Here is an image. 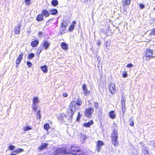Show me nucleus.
<instances>
[{
	"instance_id": "21",
	"label": "nucleus",
	"mask_w": 155,
	"mask_h": 155,
	"mask_svg": "<svg viewBox=\"0 0 155 155\" xmlns=\"http://www.w3.org/2000/svg\"><path fill=\"white\" fill-rule=\"evenodd\" d=\"M50 45V43L47 41H45L43 42V46L46 49H47Z\"/></svg>"
},
{
	"instance_id": "5",
	"label": "nucleus",
	"mask_w": 155,
	"mask_h": 155,
	"mask_svg": "<svg viewBox=\"0 0 155 155\" xmlns=\"http://www.w3.org/2000/svg\"><path fill=\"white\" fill-rule=\"evenodd\" d=\"M33 102L32 108L34 110L36 111L38 107V97H34L33 98Z\"/></svg>"
},
{
	"instance_id": "24",
	"label": "nucleus",
	"mask_w": 155,
	"mask_h": 155,
	"mask_svg": "<svg viewBox=\"0 0 155 155\" xmlns=\"http://www.w3.org/2000/svg\"><path fill=\"white\" fill-rule=\"evenodd\" d=\"M41 68L43 72L45 73H47L48 71L47 67L46 65L41 66Z\"/></svg>"
},
{
	"instance_id": "46",
	"label": "nucleus",
	"mask_w": 155,
	"mask_h": 155,
	"mask_svg": "<svg viewBox=\"0 0 155 155\" xmlns=\"http://www.w3.org/2000/svg\"><path fill=\"white\" fill-rule=\"evenodd\" d=\"M63 96L64 97H67L68 96V94L65 93H64L63 94Z\"/></svg>"
},
{
	"instance_id": "50",
	"label": "nucleus",
	"mask_w": 155,
	"mask_h": 155,
	"mask_svg": "<svg viewBox=\"0 0 155 155\" xmlns=\"http://www.w3.org/2000/svg\"><path fill=\"white\" fill-rule=\"evenodd\" d=\"M10 155H16L15 154H11Z\"/></svg>"
},
{
	"instance_id": "22",
	"label": "nucleus",
	"mask_w": 155,
	"mask_h": 155,
	"mask_svg": "<svg viewBox=\"0 0 155 155\" xmlns=\"http://www.w3.org/2000/svg\"><path fill=\"white\" fill-rule=\"evenodd\" d=\"M43 16L42 14H40L38 15L37 18V20L38 21H41L43 20Z\"/></svg>"
},
{
	"instance_id": "6",
	"label": "nucleus",
	"mask_w": 155,
	"mask_h": 155,
	"mask_svg": "<svg viewBox=\"0 0 155 155\" xmlns=\"http://www.w3.org/2000/svg\"><path fill=\"white\" fill-rule=\"evenodd\" d=\"M94 110L93 108L89 107L86 108L84 111L85 116L87 117H89L94 112Z\"/></svg>"
},
{
	"instance_id": "31",
	"label": "nucleus",
	"mask_w": 155,
	"mask_h": 155,
	"mask_svg": "<svg viewBox=\"0 0 155 155\" xmlns=\"http://www.w3.org/2000/svg\"><path fill=\"white\" fill-rule=\"evenodd\" d=\"M87 138V137L85 135L81 134V135L80 137V138L81 139L83 140H85Z\"/></svg>"
},
{
	"instance_id": "17",
	"label": "nucleus",
	"mask_w": 155,
	"mask_h": 155,
	"mask_svg": "<svg viewBox=\"0 0 155 155\" xmlns=\"http://www.w3.org/2000/svg\"><path fill=\"white\" fill-rule=\"evenodd\" d=\"M39 43V41L37 40H35L33 41L31 43V45L33 47H35L37 46Z\"/></svg>"
},
{
	"instance_id": "33",
	"label": "nucleus",
	"mask_w": 155,
	"mask_h": 155,
	"mask_svg": "<svg viewBox=\"0 0 155 155\" xmlns=\"http://www.w3.org/2000/svg\"><path fill=\"white\" fill-rule=\"evenodd\" d=\"M35 55L33 53L30 54H28V58L29 59H31L33 58L34 57Z\"/></svg>"
},
{
	"instance_id": "25",
	"label": "nucleus",
	"mask_w": 155,
	"mask_h": 155,
	"mask_svg": "<svg viewBox=\"0 0 155 155\" xmlns=\"http://www.w3.org/2000/svg\"><path fill=\"white\" fill-rule=\"evenodd\" d=\"M68 23L66 21H63L61 24V26L63 29L65 30L66 29V26L67 25Z\"/></svg>"
},
{
	"instance_id": "43",
	"label": "nucleus",
	"mask_w": 155,
	"mask_h": 155,
	"mask_svg": "<svg viewBox=\"0 0 155 155\" xmlns=\"http://www.w3.org/2000/svg\"><path fill=\"white\" fill-rule=\"evenodd\" d=\"M151 35H155V29H153L152 30L151 33L150 34Z\"/></svg>"
},
{
	"instance_id": "23",
	"label": "nucleus",
	"mask_w": 155,
	"mask_h": 155,
	"mask_svg": "<svg viewBox=\"0 0 155 155\" xmlns=\"http://www.w3.org/2000/svg\"><path fill=\"white\" fill-rule=\"evenodd\" d=\"M93 121L91 120L89 122L84 123V126L86 127H89L91 125L93 124Z\"/></svg>"
},
{
	"instance_id": "44",
	"label": "nucleus",
	"mask_w": 155,
	"mask_h": 155,
	"mask_svg": "<svg viewBox=\"0 0 155 155\" xmlns=\"http://www.w3.org/2000/svg\"><path fill=\"white\" fill-rule=\"evenodd\" d=\"M123 76L124 77H126L127 76V74L126 72H124L123 74Z\"/></svg>"
},
{
	"instance_id": "7",
	"label": "nucleus",
	"mask_w": 155,
	"mask_h": 155,
	"mask_svg": "<svg viewBox=\"0 0 155 155\" xmlns=\"http://www.w3.org/2000/svg\"><path fill=\"white\" fill-rule=\"evenodd\" d=\"M70 117V116L68 115V113L67 115H65L64 114H60L58 117V118L60 120H63L64 121H66L67 120L68 122V119ZM69 122H70L69 121Z\"/></svg>"
},
{
	"instance_id": "51",
	"label": "nucleus",
	"mask_w": 155,
	"mask_h": 155,
	"mask_svg": "<svg viewBox=\"0 0 155 155\" xmlns=\"http://www.w3.org/2000/svg\"><path fill=\"white\" fill-rule=\"evenodd\" d=\"M153 9L155 10V8H154Z\"/></svg>"
},
{
	"instance_id": "30",
	"label": "nucleus",
	"mask_w": 155,
	"mask_h": 155,
	"mask_svg": "<svg viewBox=\"0 0 155 155\" xmlns=\"http://www.w3.org/2000/svg\"><path fill=\"white\" fill-rule=\"evenodd\" d=\"M44 129L47 130H48L50 128V125L49 124H45L44 126Z\"/></svg>"
},
{
	"instance_id": "38",
	"label": "nucleus",
	"mask_w": 155,
	"mask_h": 155,
	"mask_svg": "<svg viewBox=\"0 0 155 155\" xmlns=\"http://www.w3.org/2000/svg\"><path fill=\"white\" fill-rule=\"evenodd\" d=\"M27 64L29 67L31 68V67L32 66V64L31 62L29 61H28L27 63Z\"/></svg>"
},
{
	"instance_id": "8",
	"label": "nucleus",
	"mask_w": 155,
	"mask_h": 155,
	"mask_svg": "<svg viewBox=\"0 0 155 155\" xmlns=\"http://www.w3.org/2000/svg\"><path fill=\"white\" fill-rule=\"evenodd\" d=\"M109 91L112 94L115 93L116 91L115 84L114 83H111L109 87Z\"/></svg>"
},
{
	"instance_id": "20",
	"label": "nucleus",
	"mask_w": 155,
	"mask_h": 155,
	"mask_svg": "<svg viewBox=\"0 0 155 155\" xmlns=\"http://www.w3.org/2000/svg\"><path fill=\"white\" fill-rule=\"evenodd\" d=\"M61 45L62 49L64 50H66L68 48V46L66 43L64 42L62 43Z\"/></svg>"
},
{
	"instance_id": "26",
	"label": "nucleus",
	"mask_w": 155,
	"mask_h": 155,
	"mask_svg": "<svg viewBox=\"0 0 155 155\" xmlns=\"http://www.w3.org/2000/svg\"><path fill=\"white\" fill-rule=\"evenodd\" d=\"M51 14L53 15H55L58 13V11L56 9H51L50 10Z\"/></svg>"
},
{
	"instance_id": "36",
	"label": "nucleus",
	"mask_w": 155,
	"mask_h": 155,
	"mask_svg": "<svg viewBox=\"0 0 155 155\" xmlns=\"http://www.w3.org/2000/svg\"><path fill=\"white\" fill-rule=\"evenodd\" d=\"M82 116L80 114V113L78 112V116L77 117V120L79 121L80 118Z\"/></svg>"
},
{
	"instance_id": "34",
	"label": "nucleus",
	"mask_w": 155,
	"mask_h": 155,
	"mask_svg": "<svg viewBox=\"0 0 155 155\" xmlns=\"http://www.w3.org/2000/svg\"><path fill=\"white\" fill-rule=\"evenodd\" d=\"M40 111L39 110L38 111H37V118L38 119H40L41 118V114H40Z\"/></svg>"
},
{
	"instance_id": "27",
	"label": "nucleus",
	"mask_w": 155,
	"mask_h": 155,
	"mask_svg": "<svg viewBox=\"0 0 155 155\" xmlns=\"http://www.w3.org/2000/svg\"><path fill=\"white\" fill-rule=\"evenodd\" d=\"M51 3L52 5L54 6H56L58 4V2L57 0H53Z\"/></svg>"
},
{
	"instance_id": "9",
	"label": "nucleus",
	"mask_w": 155,
	"mask_h": 155,
	"mask_svg": "<svg viewBox=\"0 0 155 155\" xmlns=\"http://www.w3.org/2000/svg\"><path fill=\"white\" fill-rule=\"evenodd\" d=\"M66 150L65 148L63 147L58 149L56 151V153L54 155H61L63 154H66Z\"/></svg>"
},
{
	"instance_id": "10",
	"label": "nucleus",
	"mask_w": 155,
	"mask_h": 155,
	"mask_svg": "<svg viewBox=\"0 0 155 155\" xmlns=\"http://www.w3.org/2000/svg\"><path fill=\"white\" fill-rule=\"evenodd\" d=\"M21 26V23H18V26L14 28V32L16 34H18L20 32V27Z\"/></svg>"
},
{
	"instance_id": "12",
	"label": "nucleus",
	"mask_w": 155,
	"mask_h": 155,
	"mask_svg": "<svg viewBox=\"0 0 155 155\" xmlns=\"http://www.w3.org/2000/svg\"><path fill=\"white\" fill-rule=\"evenodd\" d=\"M42 14L43 16L44 15L45 17H47L49 15L50 13L47 10L43 9L42 10Z\"/></svg>"
},
{
	"instance_id": "37",
	"label": "nucleus",
	"mask_w": 155,
	"mask_h": 155,
	"mask_svg": "<svg viewBox=\"0 0 155 155\" xmlns=\"http://www.w3.org/2000/svg\"><path fill=\"white\" fill-rule=\"evenodd\" d=\"M15 148V147L13 145H11L9 146V148L11 150H13Z\"/></svg>"
},
{
	"instance_id": "14",
	"label": "nucleus",
	"mask_w": 155,
	"mask_h": 155,
	"mask_svg": "<svg viewBox=\"0 0 155 155\" xmlns=\"http://www.w3.org/2000/svg\"><path fill=\"white\" fill-rule=\"evenodd\" d=\"M23 55V54L21 53L18 56V58L16 62V64H20V62H21V60L22 59V56Z\"/></svg>"
},
{
	"instance_id": "11",
	"label": "nucleus",
	"mask_w": 155,
	"mask_h": 155,
	"mask_svg": "<svg viewBox=\"0 0 155 155\" xmlns=\"http://www.w3.org/2000/svg\"><path fill=\"white\" fill-rule=\"evenodd\" d=\"M104 145L102 141H98L97 142V150L98 152H99L101 149V147Z\"/></svg>"
},
{
	"instance_id": "19",
	"label": "nucleus",
	"mask_w": 155,
	"mask_h": 155,
	"mask_svg": "<svg viewBox=\"0 0 155 155\" xmlns=\"http://www.w3.org/2000/svg\"><path fill=\"white\" fill-rule=\"evenodd\" d=\"M76 24V22L75 21H74L72 23V25L70 26L69 28V30L70 31H72L75 26Z\"/></svg>"
},
{
	"instance_id": "42",
	"label": "nucleus",
	"mask_w": 155,
	"mask_h": 155,
	"mask_svg": "<svg viewBox=\"0 0 155 155\" xmlns=\"http://www.w3.org/2000/svg\"><path fill=\"white\" fill-rule=\"evenodd\" d=\"M139 5L140 8L142 9H143L144 7V5L142 3L140 4Z\"/></svg>"
},
{
	"instance_id": "18",
	"label": "nucleus",
	"mask_w": 155,
	"mask_h": 155,
	"mask_svg": "<svg viewBox=\"0 0 155 155\" xmlns=\"http://www.w3.org/2000/svg\"><path fill=\"white\" fill-rule=\"evenodd\" d=\"M130 0H122V4L124 6L129 5L130 4Z\"/></svg>"
},
{
	"instance_id": "40",
	"label": "nucleus",
	"mask_w": 155,
	"mask_h": 155,
	"mask_svg": "<svg viewBox=\"0 0 155 155\" xmlns=\"http://www.w3.org/2000/svg\"><path fill=\"white\" fill-rule=\"evenodd\" d=\"M134 66L133 64H129L127 66V67L128 68H132Z\"/></svg>"
},
{
	"instance_id": "13",
	"label": "nucleus",
	"mask_w": 155,
	"mask_h": 155,
	"mask_svg": "<svg viewBox=\"0 0 155 155\" xmlns=\"http://www.w3.org/2000/svg\"><path fill=\"white\" fill-rule=\"evenodd\" d=\"M109 116L110 118L113 119H115L116 117V114L114 111H110L109 113Z\"/></svg>"
},
{
	"instance_id": "48",
	"label": "nucleus",
	"mask_w": 155,
	"mask_h": 155,
	"mask_svg": "<svg viewBox=\"0 0 155 155\" xmlns=\"http://www.w3.org/2000/svg\"><path fill=\"white\" fill-rule=\"evenodd\" d=\"M42 34V32H39L38 33V34L39 35H41Z\"/></svg>"
},
{
	"instance_id": "28",
	"label": "nucleus",
	"mask_w": 155,
	"mask_h": 155,
	"mask_svg": "<svg viewBox=\"0 0 155 155\" xmlns=\"http://www.w3.org/2000/svg\"><path fill=\"white\" fill-rule=\"evenodd\" d=\"M76 102V104H77L78 105L80 106L82 104V102L81 99L78 98L77 100V102Z\"/></svg>"
},
{
	"instance_id": "1",
	"label": "nucleus",
	"mask_w": 155,
	"mask_h": 155,
	"mask_svg": "<svg viewBox=\"0 0 155 155\" xmlns=\"http://www.w3.org/2000/svg\"><path fill=\"white\" fill-rule=\"evenodd\" d=\"M67 153H70L71 154L75 155H85V154L83 151L80 149H79L77 147L71 145L70 147V148L69 151H66Z\"/></svg>"
},
{
	"instance_id": "49",
	"label": "nucleus",
	"mask_w": 155,
	"mask_h": 155,
	"mask_svg": "<svg viewBox=\"0 0 155 155\" xmlns=\"http://www.w3.org/2000/svg\"><path fill=\"white\" fill-rule=\"evenodd\" d=\"M100 44V41H99L98 44L99 45Z\"/></svg>"
},
{
	"instance_id": "45",
	"label": "nucleus",
	"mask_w": 155,
	"mask_h": 155,
	"mask_svg": "<svg viewBox=\"0 0 155 155\" xmlns=\"http://www.w3.org/2000/svg\"><path fill=\"white\" fill-rule=\"evenodd\" d=\"M94 106L96 108H97L98 106V104L97 102L94 103Z\"/></svg>"
},
{
	"instance_id": "29",
	"label": "nucleus",
	"mask_w": 155,
	"mask_h": 155,
	"mask_svg": "<svg viewBox=\"0 0 155 155\" xmlns=\"http://www.w3.org/2000/svg\"><path fill=\"white\" fill-rule=\"evenodd\" d=\"M23 151H24V150L23 149L18 148V149H17L15 151H14V152L15 153L17 154H18L20 153Z\"/></svg>"
},
{
	"instance_id": "3",
	"label": "nucleus",
	"mask_w": 155,
	"mask_h": 155,
	"mask_svg": "<svg viewBox=\"0 0 155 155\" xmlns=\"http://www.w3.org/2000/svg\"><path fill=\"white\" fill-rule=\"evenodd\" d=\"M117 131L116 130H114L111 134V138L112 142L114 146L117 145L118 134Z\"/></svg>"
},
{
	"instance_id": "4",
	"label": "nucleus",
	"mask_w": 155,
	"mask_h": 155,
	"mask_svg": "<svg viewBox=\"0 0 155 155\" xmlns=\"http://www.w3.org/2000/svg\"><path fill=\"white\" fill-rule=\"evenodd\" d=\"M153 50L150 49H146L144 52V55L146 57L145 59L147 61H148L151 58H153Z\"/></svg>"
},
{
	"instance_id": "41",
	"label": "nucleus",
	"mask_w": 155,
	"mask_h": 155,
	"mask_svg": "<svg viewBox=\"0 0 155 155\" xmlns=\"http://www.w3.org/2000/svg\"><path fill=\"white\" fill-rule=\"evenodd\" d=\"M130 125L131 126H134V122L133 121V120H131L130 122Z\"/></svg>"
},
{
	"instance_id": "35",
	"label": "nucleus",
	"mask_w": 155,
	"mask_h": 155,
	"mask_svg": "<svg viewBox=\"0 0 155 155\" xmlns=\"http://www.w3.org/2000/svg\"><path fill=\"white\" fill-rule=\"evenodd\" d=\"M31 129V128L28 126H27L24 128V131H28Z\"/></svg>"
},
{
	"instance_id": "2",
	"label": "nucleus",
	"mask_w": 155,
	"mask_h": 155,
	"mask_svg": "<svg viewBox=\"0 0 155 155\" xmlns=\"http://www.w3.org/2000/svg\"><path fill=\"white\" fill-rule=\"evenodd\" d=\"M76 102L73 101L71 103L69 106L68 113V115L70 116V117L68 119V120L70 122H71L73 115L76 110Z\"/></svg>"
},
{
	"instance_id": "32",
	"label": "nucleus",
	"mask_w": 155,
	"mask_h": 155,
	"mask_svg": "<svg viewBox=\"0 0 155 155\" xmlns=\"http://www.w3.org/2000/svg\"><path fill=\"white\" fill-rule=\"evenodd\" d=\"M24 2L26 5H30L31 4V0H24Z\"/></svg>"
},
{
	"instance_id": "39",
	"label": "nucleus",
	"mask_w": 155,
	"mask_h": 155,
	"mask_svg": "<svg viewBox=\"0 0 155 155\" xmlns=\"http://www.w3.org/2000/svg\"><path fill=\"white\" fill-rule=\"evenodd\" d=\"M122 110H123V107H125V101L124 100H122Z\"/></svg>"
},
{
	"instance_id": "47",
	"label": "nucleus",
	"mask_w": 155,
	"mask_h": 155,
	"mask_svg": "<svg viewBox=\"0 0 155 155\" xmlns=\"http://www.w3.org/2000/svg\"><path fill=\"white\" fill-rule=\"evenodd\" d=\"M41 51L42 50L41 48H39L38 50V52H39V53H40L41 52Z\"/></svg>"
},
{
	"instance_id": "15",
	"label": "nucleus",
	"mask_w": 155,
	"mask_h": 155,
	"mask_svg": "<svg viewBox=\"0 0 155 155\" xmlns=\"http://www.w3.org/2000/svg\"><path fill=\"white\" fill-rule=\"evenodd\" d=\"M82 88L84 91L83 94L85 95H86L88 92L86 85L85 84H83L82 85Z\"/></svg>"
},
{
	"instance_id": "16",
	"label": "nucleus",
	"mask_w": 155,
	"mask_h": 155,
	"mask_svg": "<svg viewBox=\"0 0 155 155\" xmlns=\"http://www.w3.org/2000/svg\"><path fill=\"white\" fill-rule=\"evenodd\" d=\"M48 145V144L46 143H41V145L38 148L40 150H42L45 148Z\"/></svg>"
}]
</instances>
